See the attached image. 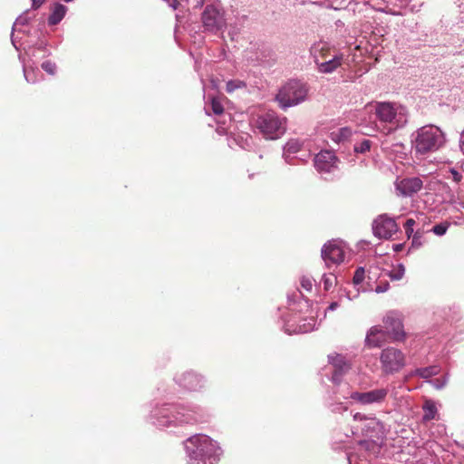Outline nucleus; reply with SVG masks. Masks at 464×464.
Instances as JSON below:
<instances>
[{
	"instance_id": "49",
	"label": "nucleus",
	"mask_w": 464,
	"mask_h": 464,
	"mask_svg": "<svg viewBox=\"0 0 464 464\" xmlns=\"http://www.w3.org/2000/svg\"><path fill=\"white\" fill-rule=\"evenodd\" d=\"M25 54H26L27 56H29L30 58H31V57H33V56H34V49H33V48H31V47H30V48H28V50H26V51H25Z\"/></svg>"
},
{
	"instance_id": "37",
	"label": "nucleus",
	"mask_w": 464,
	"mask_h": 464,
	"mask_svg": "<svg viewBox=\"0 0 464 464\" xmlns=\"http://www.w3.org/2000/svg\"><path fill=\"white\" fill-rule=\"evenodd\" d=\"M449 227H450V223H448V222H442V223H440V224L435 225V226L432 227L431 231H432L435 235L441 237V236H443V235H445V234H446V232H447V230H448Z\"/></svg>"
},
{
	"instance_id": "17",
	"label": "nucleus",
	"mask_w": 464,
	"mask_h": 464,
	"mask_svg": "<svg viewBox=\"0 0 464 464\" xmlns=\"http://www.w3.org/2000/svg\"><path fill=\"white\" fill-rule=\"evenodd\" d=\"M328 362L334 368L331 381L339 385L343 375L351 369L350 361L344 355L334 353L328 355Z\"/></svg>"
},
{
	"instance_id": "1",
	"label": "nucleus",
	"mask_w": 464,
	"mask_h": 464,
	"mask_svg": "<svg viewBox=\"0 0 464 464\" xmlns=\"http://www.w3.org/2000/svg\"><path fill=\"white\" fill-rule=\"evenodd\" d=\"M209 417L208 410L197 403L164 402L155 403L152 406L148 415V421L156 428L163 430L204 423Z\"/></svg>"
},
{
	"instance_id": "28",
	"label": "nucleus",
	"mask_w": 464,
	"mask_h": 464,
	"mask_svg": "<svg viewBox=\"0 0 464 464\" xmlns=\"http://www.w3.org/2000/svg\"><path fill=\"white\" fill-rule=\"evenodd\" d=\"M405 274V267L402 264H397L393 266L391 270L383 271V276H388L392 281L401 280Z\"/></svg>"
},
{
	"instance_id": "19",
	"label": "nucleus",
	"mask_w": 464,
	"mask_h": 464,
	"mask_svg": "<svg viewBox=\"0 0 464 464\" xmlns=\"http://www.w3.org/2000/svg\"><path fill=\"white\" fill-rule=\"evenodd\" d=\"M343 394H347V392H339L337 390L333 391L327 398L326 407L328 410L334 414H343L347 411L349 409L350 401H345L343 398Z\"/></svg>"
},
{
	"instance_id": "52",
	"label": "nucleus",
	"mask_w": 464,
	"mask_h": 464,
	"mask_svg": "<svg viewBox=\"0 0 464 464\" xmlns=\"http://www.w3.org/2000/svg\"><path fill=\"white\" fill-rule=\"evenodd\" d=\"M459 148H460V150L463 152L464 154V138H459Z\"/></svg>"
},
{
	"instance_id": "16",
	"label": "nucleus",
	"mask_w": 464,
	"mask_h": 464,
	"mask_svg": "<svg viewBox=\"0 0 464 464\" xmlns=\"http://www.w3.org/2000/svg\"><path fill=\"white\" fill-rule=\"evenodd\" d=\"M398 230V226L392 218L380 215L372 223V233L378 238L388 239Z\"/></svg>"
},
{
	"instance_id": "38",
	"label": "nucleus",
	"mask_w": 464,
	"mask_h": 464,
	"mask_svg": "<svg viewBox=\"0 0 464 464\" xmlns=\"http://www.w3.org/2000/svg\"><path fill=\"white\" fill-rule=\"evenodd\" d=\"M365 278V271H364V268L360 266L358 267L355 272H354V276H353V282L355 285H359L360 284L362 283V281L364 280Z\"/></svg>"
},
{
	"instance_id": "45",
	"label": "nucleus",
	"mask_w": 464,
	"mask_h": 464,
	"mask_svg": "<svg viewBox=\"0 0 464 464\" xmlns=\"http://www.w3.org/2000/svg\"><path fill=\"white\" fill-rule=\"evenodd\" d=\"M339 306H340L339 302H336V301L332 302V303L328 305V307H327V309H326V312H327V311H334V310H336Z\"/></svg>"
},
{
	"instance_id": "34",
	"label": "nucleus",
	"mask_w": 464,
	"mask_h": 464,
	"mask_svg": "<svg viewBox=\"0 0 464 464\" xmlns=\"http://www.w3.org/2000/svg\"><path fill=\"white\" fill-rule=\"evenodd\" d=\"M449 379H450V374L449 373H446L444 376H442L441 378H436L434 380H430L429 381V382L437 390H441L443 389L448 382H449Z\"/></svg>"
},
{
	"instance_id": "50",
	"label": "nucleus",
	"mask_w": 464,
	"mask_h": 464,
	"mask_svg": "<svg viewBox=\"0 0 464 464\" xmlns=\"http://www.w3.org/2000/svg\"><path fill=\"white\" fill-rule=\"evenodd\" d=\"M392 247L395 252H399V251L402 250L403 245L402 244H395V245H393Z\"/></svg>"
},
{
	"instance_id": "42",
	"label": "nucleus",
	"mask_w": 464,
	"mask_h": 464,
	"mask_svg": "<svg viewBox=\"0 0 464 464\" xmlns=\"http://www.w3.org/2000/svg\"><path fill=\"white\" fill-rule=\"evenodd\" d=\"M335 135L341 136L343 140H347L352 135V130L348 127H343L336 130Z\"/></svg>"
},
{
	"instance_id": "46",
	"label": "nucleus",
	"mask_w": 464,
	"mask_h": 464,
	"mask_svg": "<svg viewBox=\"0 0 464 464\" xmlns=\"http://www.w3.org/2000/svg\"><path fill=\"white\" fill-rule=\"evenodd\" d=\"M414 225H415V220L412 218H408L405 222L404 227H409L411 230V229H413Z\"/></svg>"
},
{
	"instance_id": "36",
	"label": "nucleus",
	"mask_w": 464,
	"mask_h": 464,
	"mask_svg": "<svg viewBox=\"0 0 464 464\" xmlns=\"http://www.w3.org/2000/svg\"><path fill=\"white\" fill-rule=\"evenodd\" d=\"M30 19L31 17L29 16L28 12L17 17L14 24V30L20 31L19 26L26 25L29 23Z\"/></svg>"
},
{
	"instance_id": "25",
	"label": "nucleus",
	"mask_w": 464,
	"mask_h": 464,
	"mask_svg": "<svg viewBox=\"0 0 464 464\" xmlns=\"http://www.w3.org/2000/svg\"><path fill=\"white\" fill-rule=\"evenodd\" d=\"M24 76L28 83H36L43 78L40 70L37 67L28 65L24 63Z\"/></svg>"
},
{
	"instance_id": "55",
	"label": "nucleus",
	"mask_w": 464,
	"mask_h": 464,
	"mask_svg": "<svg viewBox=\"0 0 464 464\" xmlns=\"http://www.w3.org/2000/svg\"><path fill=\"white\" fill-rule=\"evenodd\" d=\"M39 50H42L44 52L45 49V44L44 42H41L38 47Z\"/></svg>"
},
{
	"instance_id": "2",
	"label": "nucleus",
	"mask_w": 464,
	"mask_h": 464,
	"mask_svg": "<svg viewBox=\"0 0 464 464\" xmlns=\"http://www.w3.org/2000/svg\"><path fill=\"white\" fill-rule=\"evenodd\" d=\"M353 420L354 423L351 426V433L356 435L360 432L364 437L358 442L360 450L367 452L369 457L376 458L385 445L389 430L374 414L355 412Z\"/></svg>"
},
{
	"instance_id": "31",
	"label": "nucleus",
	"mask_w": 464,
	"mask_h": 464,
	"mask_svg": "<svg viewBox=\"0 0 464 464\" xmlns=\"http://www.w3.org/2000/svg\"><path fill=\"white\" fill-rule=\"evenodd\" d=\"M424 414H423V420L428 421L435 418V415L437 413V408L432 402H426V404L423 407Z\"/></svg>"
},
{
	"instance_id": "47",
	"label": "nucleus",
	"mask_w": 464,
	"mask_h": 464,
	"mask_svg": "<svg viewBox=\"0 0 464 464\" xmlns=\"http://www.w3.org/2000/svg\"><path fill=\"white\" fill-rule=\"evenodd\" d=\"M44 2H45V0H32V6L34 9H36V8L40 7Z\"/></svg>"
},
{
	"instance_id": "56",
	"label": "nucleus",
	"mask_w": 464,
	"mask_h": 464,
	"mask_svg": "<svg viewBox=\"0 0 464 464\" xmlns=\"http://www.w3.org/2000/svg\"><path fill=\"white\" fill-rule=\"evenodd\" d=\"M12 44H14V46L17 49L16 45H15V42L14 40V38H12Z\"/></svg>"
},
{
	"instance_id": "6",
	"label": "nucleus",
	"mask_w": 464,
	"mask_h": 464,
	"mask_svg": "<svg viewBox=\"0 0 464 464\" xmlns=\"http://www.w3.org/2000/svg\"><path fill=\"white\" fill-rule=\"evenodd\" d=\"M301 296V292L288 295L290 308L287 314L282 316L283 330L287 334H306L315 329L316 320L314 316L300 318L297 314H294L295 308L292 306Z\"/></svg>"
},
{
	"instance_id": "57",
	"label": "nucleus",
	"mask_w": 464,
	"mask_h": 464,
	"mask_svg": "<svg viewBox=\"0 0 464 464\" xmlns=\"http://www.w3.org/2000/svg\"><path fill=\"white\" fill-rule=\"evenodd\" d=\"M460 138H462V139L464 138V130L460 133Z\"/></svg>"
},
{
	"instance_id": "29",
	"label": "nucleus",
	"mask_w": 464,
	"mask_h": 464,
	"mask_svg": "<svg viewBox=\"0 0 464 464\" xmlns=\"http://www.w3.org/2000/svg\"><path fill=\"white\" fill-rule=\"evenodd\" d=\"M209 103L206 102L205 111L207 114H209L211 110L215 115H221L224 111V108L220 100L217 97H209Z\"/></svg>"
},
{
	"instance_id": "48",
	"label": "nucleus",
	"mask_w": 464,
	"mask_h": 464,
	"mask_svg": "<svg viewBox=\"0 0 464 464\" xmlns=\"http://www.w3.org/2000/svg\"><path fill=\"white\" fill-rule=\"evenodd\" d=\"M335 133H336V131H333L331 133L332 140H334L335 142L343 141V138H341V136H339V135H335Z\"/></svg>"
},
{
	"instance_id": "3",
	"label": "nucleus",
	"mask_w": 464,
	"mask_h": 464,
	"mask_svg": "<svg viewBox=\"0 0 464 464\" xmlns=\"http://www.w3.org/2000/svg\"><path fill=\"white\" fill-rule=\"evenodd\" d=\"M188 464H218L223 455L219 443L205 434H195L184 441Z\"/></svg>"
},
{
	"instance_id": "35",
	"label": "nucleus",
	"mask_w": 464,
	"mask_h": 464,
	"mask_svg": "<svg viewBox=\"0 0 464 464\" xmlns=\"http://www.w3.org/2000/svg\"><path fill=\"white\" fill-rule=\"evenodd\" d=\"M371 140L364 139L362 141L354 144L353 150L356 153H365L366 151H369L371 149Z\"/></svg>"
},
{
	"instance_id": "43",
	"label": "nucleus",
	"mask_w": 464,
	"mask_h": 464,
	"mask_svg": "<svg viewBox=\"0 0 464 464\" xmlns=\"http://www.w3.org/2000/svg\"><path fill=\"white\" fill-rule=\"evenodd\" d=\"M390 287V285L387 281L384 283L380 282L379 285H376L374 292L377 294L385 293Z\"/></svg>"
},
{
	"instance_id": "32",
	"label": "nucleus",
	"mask_w": 464,
	"mask_h": 464,
	"mask_svg": "<svg viewBox=\"0 0 464 464\" xmlns=\"http://www.w3.org/2000/svg\"><path fill=\"white\" fill-rule=\"evenodd\" d=\"M321 282L324 285V289L325 291H329V290H331L334 287V285H335V284L337 282V278L332 273L324 274L323 276H322Z\"/></svg>"
},
{
	"instance_id": "7",
	"label": "nucleus",
	"mask_w": 464,
	"mask_h": 464,
	"mask_svg": "<svg viewBox=\"0 0 464 464\" xmlns=\"http://www.w3.org/2000/svg\"><path fill=\"white\" fill-rule=\"evenodd\" d=\"M308 88L305 83L298 80H290L278 91L276 100L279 106L285 110L303 102L307 96Z\"/></svg>"
},
{
	"instance_id": "59",
	"label": "nucleus",
	"mask_w": 464,
	"mask_h": 464,
	"mask_svg": "<svg viewBox=\"0 0 464 464\" xmlns=\"http://www.w3.org/2000/svg\"><path fill=\"white\" fill-rule=\"evenodd\" d=\"M371 273H372V272H369V274H371ZM368 279H369V280H372V277L370 275H368Z\"/></svg>"
},
{
	"instance_id": "54",
	"label": "nucleus",
	"mask_w": 464,
	"mask_h": 464,
	"mask_svg": "<svg viewBox=\"0 0 464 464\" xmlns=\"http://www.w3.org/2000/svg\"><path fill=\"white\" fill-rule=\"evenodd\" d=\"M405 232H406L408 237H410L411 236V234L413 233V229L411 230V228L405 227Z\"/></svg>"
},
{
	"instance_id": "33",
	"label": "nucleus",
	"mask_w": 464,
	"mask_h": 464,
	"mask_svg": "<svg viewBox=\"0 0 464 464\" xmlns=\"http://www.w3.org/2000/svg\"><path fill=\"white\" fill-rule=\"evenodd\" d=\"M246 86V82L241 81V80H237V79H235V80H229L227 82V85H226V91L228 92V93H231L233 92H235L236 90H238V89H243Z\"/></svg>"
},
{
	"instance_id": "4",
	"label": "nucleus",
	"mask_w": 464,
	"mask_h": 464,
	"mask_svg": "<svg viewBox=\"0 0 464 464\" xmlns=\"http://www.w3.org/2000/svg\"><path fill=\"white\" fill-rule=\"evenodd\" d=\"M378 129L385 135L403 128L409 118L407 108L391 102H376L373 105Z\"/></svg>"
},
{
	"instance_id": "9",
	"label": "nucleus",
	"mask_w": 464,
	"mask_h": 464,
	"mask_svg": "<svg viewBox=\"0 0 464 464\" xmlns=\"http://www.w3.org/2000/svg\"><path fill=\"white\" fill-rule=\"evenodd\" d=\"M255 126L266 139L276 140L286 130V119L279 117L275 111H266L257 116Z\"/></svg>"
},
{
	"instance_id": "21",
	"label": "nucleus",
	"mask_w": 464,
	"mask_h": 464,
	"mask_svg": "<svg viewBox=\"0 0 464 464\" xmlns=\"http://www.w3.org/2000/svg\"><path fill=\"white\" fill-rule=\"evenodd\" d=\"M309 52L314 63H320L332 56L331 45L329 43L324 41H318L313 44Z\"/></svg>"
},
{
	"instance_id": "39",
	"label": "nucleus",
	"mask_w": 464,
	"mask_h": 464,
	"mask_svg": "<svg viewBox=\"0 0 464 464\" xmlns=\"http://www.w3.org/2000/svg\"><path fill=\"white\" fill-rule=\"evenodd\" d=\"M41 66L43 70L50 75H54L56 72V65L54 63H52L51 61L44 62Z\"/></svg>"
},
{
	"instance_id": "22",
	"label": "nucleus",
	"mask_w": 464,
	"mask_h": 464,
	"mask_svg": "<svg viewBox=\"0 0 464 464\" xmlns=\"http://www.w3.org/2000/svg\"><path fill=\"white\" fill-rule=\"evenodd\" d=\"M387 334L382 326L374 325L367 332L365 343L369 347H380L385 343Z\"/></svg>"
},
{
	"instance_id": "41",
	"label": "nucleus",
	"mask_w": 464,
	"mask_h": 464,
	"mask_svg": "<svg viewBox=\"0 0 464 464\" xmlns=\"http://www.w3.org/2000/svg\"><path fill=\"white\" fill-rule=\"evenodd\" d=\"M422 236L419 233H415L412 237L411 248H419L422 246Z\"/></svg>"
},
{
	"instance_id": "18",
	"label": "nucleus",
	"mask_w": 464,
	"mask_h": 464,
	"mask_svg": "<svg viewBox=\"0 0 464 464\" xmlns=\"http://www.w3.org/2000/svg\"><path fill=\"white\" fill-rule=\"evenodd\" d=\"M423 186L422 180L418 177L402 179L395 184L396 190L403 197H411L419 192Z\"/></svg>"
},
{
	"instance_id": "24",
	"label": "nucleus",
	"mask_w": 464,
	"mask_h": 464,
	"mask_svg": "<svg viewBox=\"0 0 464 464\" xmlns=\"http://www.w3.org/2000/svg\"><path fill=\"white\" fill-rule=\"evenodd\" d=\"M302 147V143L298 140L292 139L286 142L284 147L283 157L287 164H293L294 157L291 154L297 153Z\"/></svg>"
},
{
	"instance_id": "60",
	"label": "nucleus",
	"mask_w": 464,
	"mask_h": 464,
	"mask_svg": "<svg viewBox=\"0 0 464 464\" xmlns=\"http://www.w3.org/2000/svg\"><path fill=\"white\" fill-rule=\"evenodd\" d=\"M459 205L461 206L462 208H464V202H460Z\"/></svg>"
},
{
	"instance_id": "53",
	"label": "nucleus",
	"mask_w": 464,
	"mask_h": 464,
	"mask_svg": "<svg viewBox=\"0 0 464 464\" xmlns=\"http://www.w3.org/2000/svg\"><path fill=\"white\" fill-rule=\"evenodd\" d=\"M217 131L219 133V134H225L227 133L226 130H225V128L222 127V126H218V129H217Z\"/></svg>"
},
{
	"instance_id": "58",
	"label": "nucleus",
	"mask_w": 464,
	"mask_h": 464,
	"mask_svg": "<svg viewBox=\"0 0 464 464\" xmlns=\"http://www.w3.org/2000/svg\"><path fill=\"white\" fill-rule=\"evenodd\" d=\"M203 5V0H199V2L198 3V5Z\"/></svg>"
},
{
	"instance_id": "5",
	"label": "nucleus",
	"mask_w": 464,
	"mask_h": 464,
	"mask_svg": "<svg viewBox=\"0 0 464 464\" xmlns=\"http://www.w3.org/2000/svg\"><path fill=\"white\" fill-rule=\"evenodd\" d=\"M412 136L413 149L420 155L437 151L446 143L444 132L432 124L419 128Z\"/></svg>"
},
{
	"instance_id": "12",
	"label": "nucleus",
	"mask_w": 464,
	"mask_h": 464,
	"mask_svg": "<svg viewBox=\"0 0 464 464\" xmlns=\"http://www.w3.org/2000/svg\"><path fill=\"white\" fill-rule=\"evenodd\" d=\"M380 361L382 370L385 374H393L405 366L404 353L394 347H388L382 351Z\"/></svg>"
},
{
	"instance_id": "14",
	"label": "nucleus",
	"mask_w": 464,
	"mask_h": 464,
	"mask_svg": "<svg viewBox=\"0 0 464 464\" xmlns=\"http://www.w3.org/2000/svg\"><path fill=\"white\" fill-rule=\"evenodd\" d=\"M382 321L387 330L386 332L392 335L394 341L401 342L405 339L406 333L403 330L402 316L399 312H388Z\"/></svg>"
},
{
	"instance_id": "27",
	"label": "nucleus",
	"mask_w": 464,
	"mask_h": 464,
	"mask_svg": "<svg viewBox=\"0 0 464 464\" xmlns=\"http://www.w3.org/2000/svg\"><path fill=\"white\" fill-rule=\"evenodd\" d=\"M252 139L246 133L237 134L228 140V145L232 148L233 144L238 145L242 149H246L250 146Z\"/></svg>"
},
{
	"instance_id": "20",
	"label": "nucleus",
	"mask_w": 464,
	"mask_h": 464,
	"mask_svg": "<svg viewBox=\"0 0 464 464\" xmlns=\"http://www.w3.org/2000/svg\"><path fill=\"white\" fill-rule=\"evenodd\" d=\"M343 61V53H335L326 60L315 63L316 70L320 73L329 74L335 72L342 64Z\"/></svg>"
},
{
	"instance_id": "23",
	"label": "nucleus",
	"mask_w": 464,
	"mask_h": 464,
	"mask_svg": "<svg viewBox=\"0 0 464 464\" xmlns=\"http://www.w3.org/2000/svg\"><path fill=\"white\" fill-rule=\"evenodd\" d=\"M67 12V7L62 4H54L53 8L51 9V14L48 17V24L49 25H56L58 24L65 16Z\"/></svg>"
},
{
	"instance_id": "11",
	"label": "nucleus",
	"mask_w": 464,
	"mask_h": 464,
	"mask_svg": "<svg viewBox=\"0 0 464 464\" xmlns=\"http://www.w3.org/2000/svg\"><path fill=\"white\" fill-rule=\"evenodd\" d=\"M173 381L179 387L189 392H200L207 386V378L194 370L176 373Z\"/></svg>"
},
{
	"instance_id": "51",
	"label": "nucleus",
	"mask_w": 464,
	"mask_h": 464,
	"mask_svg": "<svg viewBox=\"0 0 464 464\" xmlns=\"http://www.w3.org/2000/svg\"><path fill=\"white\" fill-rule=\"evenodd\" d=\"M305 306L306 308L309 307V300L308 299H304V302H299V306Z\"/></svg>"
},
{
	"instance_id": "15",
	"label": "nucleus",
	"mask_w": 464,
	"mask_h": 464,
	"mask_svg": "<svg viewBox=\"0 0 464 464\" xmlns=\"http://www.w3.org/2000/svg\"><path fill=\"white\" fill-rule=\"evenodd\" d=\"M339 160L332 150H321L314 159L315 169L322 175L330 174L338 169Z\"/></svg>"
},
{
	"instance_id": "44",
	"label": "nucleus",
	"mask_w": 464,
	"mask_h": 464,
	"mask_svg": "<svg viewBox=\"0 0 464 464\" xmlns=\"http://www.w3.org/2000/svg\"><path fill=\"white\" fill-rule=\"evenodd\" d=\"M347 460L349 464H366V460H357V457L353 454H347Z\"/></svg>"
},
{
	"instance_id": "40",
	"label": "nucleus",
	"mask_w": 464,
	"mask_h": 464,
	"mask_svg": "<svg viewBox=\"0 0 464 464\" xmlns=\"http://www.w3.org/2000/svg\"><path fill=\"white\" fill-rule=\"evenodd\" d=\"M314 285V280L309 276H303L301 278V286L307 292H311Z\"/></svg>"
},
{
	"instance_id": "13",
	"label": "nucleus",
	"mask_w": 464,
	"mask_h": 464,
	"mask_svg": "<svg viewBox=\"0 0 464 464\" xmlns=\"http://www.w3.org/2000/svg\"><path fill=\"white\" fill-rule=\"evenodd\" d=\"M346 246L340 240H330L325 243L321 250L322 258L325 266L330 268L336 266L344 261Z\"/></svg>"
},
{
	"instance_id": "26",
	"label": "nucleus",
	"mask_w": 464,
	"mask_h": 464,
	"mask_svg": "<svg viewBox=\"0 0 464 464\" xmlns=\"http://www.w3.org/2000/svg\"><path fill=\"white\" fill-rule=\"evenodd\" d=\"M440 365H430L424 368H418L413 372L412 375L419 376L422 379H429L432 376L438 375L440 372Z\"/></svg>"
},
{
	"instance_id": "10",
	"label": "nucleus",
	"mask_w": 464,
	"mask_h": 464,
	"mask_svg": "<svg viewBox=\"0 0 464 464\" xmlns=\"http://www.w3.org/2000/svg\"><path fill=\"white\" fill-rule=\"evenodd\" d=\"M201 23L205 33L222 34L227 28L224 9L219 4H208L201 14Z\"/></svg>"
},
{
	"instance_id": "30",
	"label": "nucleus",
	"mask_w": 464,
	"mask_h": 464,
	"mask_svg": "<svg viewBox=\"0 0 464 464\" xmlns=\"http://www.w3.org/2000/svg\"><path fill=\"white\" fill-rule=\"evenodd\" d=\"M444 177L447 179H451L457 184L461 182L463 179L462 171L456 168H450L448 171H446Z\"/></svg>"
},
{
	"instance_id": "8",
	"label": "nucleus",
	"mask_w": 464,
	"mask_h": 464,
	"mask_svg": "<svg viewBox=\"0 0 464 464\" xmlns=\"http://www.w3.org/2000/svg\"><path fill=\"white\" fill-rule=\"evenodd\" d=\"M389 395V389L379 387L366 391H348L343 394L344 400H350L351 404L362 407H379L385 403Z\"/></svg>"
}]
</instances>
